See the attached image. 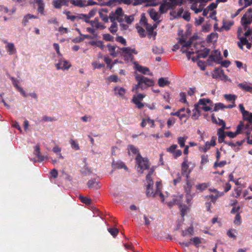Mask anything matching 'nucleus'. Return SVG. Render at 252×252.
Returning <instances> with one entry per match:
<instances>
[{
  "label": "nucleus",
  "mask_w": 252,
  "mask_h": 252,
  "mask_svg": "<svg viewBox=\"0 0 252 252\" xmlns=\"http://www.w3.org/2000/svg\"><path fill=\"white\" fill-rule=\"evenodd\" d=\"M196 105L201 112L202 110L207 112L211 110L213 107L212 101L208 98L200 99Z\"/></svg>",
  "instance_id": "9"
},
{
  "label": "nucleus",
  "mask_w": 252,
  "mask_h": 252,
  "mask_svg": "<svg viewBox=\"0 0 252 252\" xmlns=\"http://www.w3.org/2000/svg\"><path fill=\"white\" fill-rule=\"evenodd\" d=\"M50 174L51 177L53 178H56L58 176V172L56 169H53L51 170Z\"/></svg>",
  "instance_id": "64"
},
{
  "label": "nucleus",
  "mask_w": 252,
  "mask_h": 252,
  "mask_svg": "<svg viewBox=\"0 0 252 252\" xmlns=\"http://www.w3.org/2000/svg\"><path fill=\"white\" fill-rule=\"evenodd\" d=\"M134 20V16L130 15L126 16L125 15L124 16V21L126 22V24L125 25H127L128 26L129 25L131 24Z\"/></svg>",
  "instance_id": "43"
},
{
  "label": "nucleus",
  "mask_w": 252,
  "mask_h": 252,
  "mask_svg": "<svg viewBox=\"0 0 252 252\" xmlns=\"http://www.w3.org/2000/svg\"><path fill=\"white\" fill-rule=\"evenodd\" d=\"M216 138L214 136L212 137L210 141H207L205 145L201 148V150L204 153L207 152L212 147L216 145Z\"/></svg>",
  "instance_id": "19"
},
{
  "label": "nucleus",
  "mask_w": 252,
  "mask_h": 252,
  "mask_svg": "<svg viewBox=\"0 0 252 252\" xmlns=\"http://www.w3.org/2000/svg\"><path fill=\"white\" fill-rule=\"evenodd\" d=\"M213 192H214L213 194H212V195H210L209 196H207L206 198H208V199H210L211 202L214 203L217 200V199L218 198V197L220 196H221L222 194L219 193L215 189H214L213 190Z\"/></svg>",
  "instance_id": "34"
},
{
  "label": "nucleus",
  "mask_w": 252,
  "mask_h": 252,
  "mask_svg": "<svg viewBox=\"0 0 252 252\" xmlns=\"http://www.w3.org/2000/svg\"><path fill=\"white\" fill-rule=\"evenodd\" d=\"M183 198V195H181L178 196H176L175 198H173L172 201L169 202L167 203V205L171 207L173 205L175 204H177L179 206L181 211V214L182 216L183 217L189 211V208L185 205H182L181 204V200Z\"/></svg>",
  "instance_id": "7"
},
{
  "label": "nucleus",
  "mask_w": 252,
  "mask_h": 252,
  "mask_svg": "<svg viewBox=\"0 0 252 252\" xmlns=\"http://www.w3.org/2000/svg\"><path fill=\"white\" fill-rule=\"evenodd\" d=\"M58 62L55 64L57 69H62L63 70H68L71 67V64L64 59L59 57Z\"/></svg>",
  "instance_id": "13"
},
{
  "label": "nucleus",
  "mask_w": 252,
  "mask_h": 252,
  "mask_svg": "<svg viewBox=\"0 0 252 252\" xmlns=\"http://www.w3.org/2000/svg\"><path fill=\"white\" fill-rule=\"evenodd\" d=\"M218 35L217 33H212L208 36L207 39L210 42H213L216 41Z\"/></svg>",
  "instance_id": "51"
},
{
  "label": "nucleus",
  "mask_w": 252,
  "mask_h": 252,
  "mask_svg": "<svg viewBox=\"0 0 252 252\" xmlns=\"http://www.w3.org/2000/svg\"><path fill=\"white\" fill-rule=\"evenodd\" d=\"M103 38L104 40L109 41H113L114 39V37L109 33L103 34Z\"/></svg>",
  "instance_id": "61"
},
{
  "label": "nucleus",
  "mask_w": 252,
  "mask_h": 252,
  "mask_svg": "<svg viewBox=\"0 0 252 252\" xmlns=\"http://www.w3.org/2000/svg\"><path fill=\"white\" fill-rule=\"evenodd\" d=\"M109 31L112 34H115L118 31V24L115 22H112Z\"/></svg>",
  "instance_id": "46"
},
{
  "label": "nucleus",
  "mask_w": 252,
  "mask_h": 252,
  "mask_svg": "<svg viewBox=\"0 0 252 252\" xmlns=\"http://www.w3.org/2000/svg\"><path fill=\"white\" fill-rule=\"evenodd\" d=\"M193 233V228L192 226L189 227L187 229L182 231V235L184 236L191 235Z\"/></svg>",
  "instance_id": "48"
},
{
  "label": "nucleus",
  "mask_w": 252,
  "mask_h": 252,
  "mask_svg": "<svg viewBox=\"0 0 252 252\" xmlns=\"http://www.w3.org/2000/svg\"><path fill=\"white\" fill-rule=\"evenodd\" d=\"M176 122V119L174 118H169L167 121V125L168 128L172 126Z\"/></svg>",
  "instance_id": "57"
},
{
  "label": "nucleus",
  "mask_w": 252,
  "mask_h": 252,
  "mask_svg": "<svg viewBox=\"0 0 252 252\" xmlns=\"http://www.w3.org/2000/svg\"><path fill=\"white\" fill-rule=\"evenodd\" d=\"M64 13L66 15L67 19L71 21H74L77 18V16L73 15L70 11H66Z\"/></svg>",
  "instance_id": "49"
},
{
  "label": "nucleus",
  "mask_w": 252,
  "mask_h": 252,
  "mask_svg": "<svg viewBox=\"0 0 252 252\" xmlns=\"http://www.w3.org/2000/svg\"><path fill=\"white\" fill-rule=\"evenodd\" d=\"M226 164V161L225 160L221 161L220 162H219V161H216L214 163V166L215 168L218 167H222Z\"/></svg>",
  "instance_id": "56"
},
{
  "label": "nucleus",
  "mask_w": 252,
  "mask_h": 252,
  "mask_svg": "<svg viewBox=\"0 0 252 252\" xmlns=\"http://www.w3.org/2000/svg\"><path fill=\"white\" fill-rule=\"evenodd\" d=\"M134 68L144 74H149L150 70L148 67L139 65L137 62H134Z\"/></svg>",
  "instance_id": "22"
},
{
  "label": "nucleus",
  "mask_w": 252,
  "mask_h": 252,
  "mask_svg": "<svg viewBox=\"0 0 252 252\" xmlns=\"http://www.w3.org/2000/svg\"><path fill=\"white\" fill-rule=\"evenodd\" d=\"M35 2L37 4V12L41 15H44V7L45 4L42 0H35Z\"/></svg>",
  "instance_id": "25"
},
{
  "label": "nucleus",
  "mask_w": 252,
  "mask_h": 252,
  "mask_svg": "<svg viewBox=\"0 0 252 252\" xmlns=\"http://www.w3.org/2000/svg\"><path fill=\"white\" fill-rule=\"evenodd\" d=\"M149 14L150 17L156 23L159 24L160 20H159L160 15L153 8L149 10Z\"/></svg>",
  "instance_id": "21"
},
{
  "label": "nucleus",
  "mask_w": 252,
  "mask_h": 252,
  "mask_svg": "<svg viewBox=\"0 0 252 252\" xmlns=\"http://www.w3.org/2000/svg\"><path fill=\"white\" fill-rule=\"evenodd\" d=\"M132 102L134 103L139 109H141L144 107L143 103L140 101V100L137 99L136 97L132 98Z\"/></svg>",
  "instance_id": "45"
},
{
  "label": "nucleus",
  "mask_w": 252,
  "mask_h": 252,
  "mask_svg": "<svg viewBox=\"0 0 252 252\" xmlns=\"http://www.w3.org/2000/svg\"><path fill=\"white\" fill-rule=\"evenodd\" d=\"M116 40L117 42H120L124 45H125L126 43V39L123 37H122L121 36H117L116 38Z\"/></svg>",
  "instance_id": "60"
},
{
  "label": "nucleus",
  "mask_w": 252,
  "mask_h": 252,
  "mask_svg": "<svg viewBox=\"0 0 252 252\" xmlns=\"http://www.w3.org/2000/svg\"><path fill=\"white\" fill-rule=\"evenodd\" d=\"M180 43L182 45L181 49L182 52L183 53H186L187 57L189 60L190 59L191 55L194 53L193 52H191L189 50V47L191 45V42L190 41L185 42L183 40H180Z\"/></svg>",
  "instance_id": "14"
},
{
  "label": "nucleus",
  "mask_w": 252,
  "mask_h": 252,
  "mask_svg": "<svg viewBox=\"0 0 252 252\" xmlns=\"http://www.w3.org/2000/svg\"><path fill=\"white\" fill-rule=\"evenodd\" d=\"M190 8L197 14L201 12L205 6V2L201 0H190Z\"/></svg>",
  "instance_id": "11"
},
{
  "label": "nucleus",
  "mask_w": 252,
  "mask_h": 252,
  "mask_svg": "<svg viewBox=\"0 0 252 252\" xmlns=\"http://www.w3.org/2000/svg\"><path fill=\"white\" fill-rule=\"evenodd\" d=\"M224 97L227 101H230L232 103H234L237 96L234 94H225L224 95Z\"/></svg>",
  "instance_id": "38"
},
{
  "label": "nucleus",
  "mask_w": 252,
  "mask_h": 252,
  "mask_svg": "<svg viewBox=\"0 0 252 252\" xmlns=\"http://www.w3.org/2000/svg\"><path fill=\"white\" fill-rule=\"evenodd\" d=\"M140 24L146 29L150 34L153 33L154 30L157 28L158 25V23L154 24L153 26L148 24L147 22V19L144 16H142Z\"/></svg>",
  "instance_id": "15"
},
{
  "label": "nucleus",
  "mask_w": 252,
  "mask_h": 252,
  "mask_svg": "<svg viewBox=\"0 0 252 252\" xmlns=\"http://www.w3.org/2000/svg\"><path fill=\"white\" fill-rule=\"evenodd\" d=\"M137 164V170L139 173H143L144 171L149 167V162L147 158H142L140 154H138L136 158Z\"/></svg>",
  "instance_id": "6"
},
{
  "label": "nucleus",
  "mask_w": 252,
  "mask_h": 252,
  "mask_svg": "<svg viewBox=\"0 0 252 252\" xmlns=\"http://www.w3.org/2000/svg\"><path fill=\"white\" fill-rule=\"evenodd\" d=\"M34 154L38 158L39 161H42L45 159H48V157L47 156H44L41 155L40 148L38 145H36L34 147Z\"/></svg>",
  "instance_id": "24"
},
{
  "label": "nucleus",
  "mask_w": 252,
  "mask_h": 252,
  "mask_svg": "<svg viewBox=\"0 0 252 252\" xmlns=\"http://www.w3.org/2000/svg\"><path fill=\"white\" fill-rule=\"evenodd\" d=\"M108 230L113 237H115L118 233V230L116 228H109Z\"/></svg>",
  "instance_id": "58"
},
{
  "label": "nucleus",
  "mask_w": 252,
  "mask_h": 252,
  "mask_svg": "<svg viewBox=\"0 0 252 252\" xmlns=\"http://www.w3.org/2000/svg\"><path fill=\"white\" fill-rule=\"evenodd\" d=\"M182 0H164L159 7L161 13H165L168 9H173L176 5L181 4Z\"/></svg>",
  "instance_id": "5"
},
{
  "label": "nucleus",
  "mask_w": 252,
  "mask_h": 252,
  "mask_svg": "<svg viewBox=\"0 0 252 252\" xmlns=\"http://www.w3.org/2000/svg\"><path fill=\"white\" fill-rule=\"evenodd\" d=\"M154 170L151 169L146 176V194L148 196H159L161 201L164 200V196L161 192V185L160 182H156V189H153V181L152 176Z\"/></svg>",
  "instance_id": "1"
},
{
  "label": "nucleus",
  "mask_w": 252,
  "mask_h": 252,
  "mask_svg": "<svg viewBox=\"0 0 252 252\" xmlns=\"http://www.w3.org/2000/svg\"><path fill=\"white\" fill-rule=\"evenodd\" d=\"M237 86L239 89L245 92L252 93V84L249 82H243L238 84Z\"/></svg>",
  "instance_id": "20"
},
{
  "label": "nucleus",
  "mask_w": 252,
  "mask_h": 252,
  "mask_svg": "<svg viewBox=\"0 0 252 252\" xmlns=\"http://www.w3.org/2000/svg\"><path fill=\"white\" fill-rule=\"evenodd\" d=\"M224 128L221 127L219 128L218 130V141L219 143H222L224 141L225 136L226 135V132L224 131Z\"/></svg>",
  "instance_id": "28"
},
{
  "label": "nucleus",
  "mask_w": 252,
  "mask_h": 252,
  "mask_svg": "<svg viewBox=\"0 0 252 252\" xmlns=\"http://www.w3.org/2000/svg\"><path fill=\"white\" fill-rule=\"evenodd\" d=\"M70 2L73 5L78 7L82 8L86 7V0H70Z\"/></svg>",
  "instance_id": "27"
},
{
  "label": "nucleus",
  "mask_w": 252,
  "mask_h": 252,
  "mask_svg": "<svg viewBox=\"0 0 252 252\" xmlns=\"http://www.w3.org/2000/svg\"><path fill=\"white\" fill-rule=\"evenodd\" d=\"M222 73V71L220 70L219 69H216L213 73V77L214 78H217L220 77V74Z\"/></svg>",
  "instance_id": "54"
},
{
  "label": "nucleus",
  "mask_w": 252,
  "mask_h": 252,
  "mask_svg": "<svg viewBox=\"0 0 252 252\" xmlns=\"http://www.w3.org/2000/svg\"><path fill=\"white\" fill-rule=\"evenodd\" d=\"M235 233V230L230 229L227 232V234L229 237L235 239L236 237Z\"/></svg>",
  "instance_id": "63"
},
{
  "label": "nucleus",
  "mask_w": 252,
  "mask_h": 252,
  "mask_svg": "<svg viewBox=\"0 0 252 252\" xmlns=\"http://www.w3.org/2000/svg\"><path fill=\"white\" fill-rule=\"evenodd\" d=\"M242 221H241V217L239 213L236 214L234 220V223L239 226L241 224Z\"/></svg>",
  "instance_id": "50"
},
{
  "label": "nucleus",
  "mask_w": 252,
  "mask_h": 252,
  "mask_svg": "<svg viewBox=\"0 0 252 252\" xmlns=\"http://www.w3.org/2000/svg\"><path fill=\"white\" fill-rule=\"evenodd\" d=\"M114 95L118 97L125 98L126 90L120 86H116L113 89Z\"/></svg>",
  "instance_id": "18"
},
{
  "label": "nucleus",
  "mask_w": 252,
  "mask_h": 252,
  "mask_svg": "<svg viewBox=\"0 0 252 252\" xmlns=\"http://www.w3.org/2000/svg\"><path fill=\"white\" fill-rule=\"evenodd\" d=\"M178 145L176 144H172L169 147L166 149V151L172 154L173 157L175 158H177L182 155V152L180 150H177Z\"/></svg>",
  "instance_id": "17"
},
{
  "label": "nucleus",
  "mask_w": 252,
  "mask_h": 252,
  "mask_svg": "<svg viewBox=\"0 0 252 252\" xmlns=\"http://www.w3.org/2000/svg\"><path fill=\"white\" fill-rule=\"evenodd\" d=\"M5 48L9 54L10 55H13L16 52L15 46L12 43H7V45L5 46Z\"/></svg>",
  "instance_id": "32"
},
{
  "label": "nucleus",
  "mask_w": 252,
  "mask_h": 252,
  "mask_svg": "<svg viewBox=\"0 0 252 252\" xmlns=\"http://www.w3.org/2000/svg\"><path fill=\"white\" fill-rule=\"evenodd\" d=\"M240 110L244 120L247 121L246 124H243L244 127H245L247 132H249L252 130V113H250L248 111L245 110L243 104H240L239 105ZM243 125V124H241Z\"/></svg>",
  "instance_id": "4"
},
{
  "label": "nucleus",
  "mask_w": 252,
  "mask_h": 252,
  "mask_svg": "<svg viewBox=\"0 0 252 252\" xmlns=\"http://www.w3.org/2000/svg\"><path fill=\"white\" fill-rule=\"evenodd\" d=\"M90 44L93 46H96L101 49H103L104 46L101 41H92L89 42Z\"/></svg>",
  "instance_id": "44"
},
{
  "label": "nucleus",
  "mask_w": 252,
  "mask_h": 252,
  "mask_svg": "<svg viewBox=\"0 0 252 252\" xmlns=\"http://www.w3.org/2000/svg\"><path fill=\"white\" fill-rule=\"evenodd\" d=\"M92 64L94 69L100 68L104 66L103 64L99 63L96 61L93 62Z\"/></svg>",
  "instance_id": "62"
},
{
  "label": "nucleus",
  "mask_w": 252,
  "mask_h": 252,
  "mask_svg": "<svg viewBox=\"0 0 252 252\" xmlns=\"http://www.w3.org/2000/svg\"><path fill=\"white\" fill-rule=\"evenodd\" d=\"M125 14L122 8L119 7L115 11L112 12L109 14V19L111 22L117 21L120 23L122 30H126L128 29V26L125 25L124 22Z\"/></svg>",
  "instance_id": "3"
},
{
  "label": "nucleus",
  "mask_w": 252,
  "mask_h": 252,
  "mask_svg": "<svg viewBox=\"0 0 252 252\" xmlns=\"http://www.w3.org/2000/svg\"><path fill=\"white\" fill-rule=\"evenodd\" d=\"M209 58L213 61H219L220 60V52L218 50H215L210 56Z\"/></svg>",
  "instance_id": "33"
},
{
  "label": "nucleus",
  "mask_w": 252,
  "mask_h": 252,
  "mask_svg": "<svg viewBox=\"0 0 252 252\" xmlns=\"http://www.w3.org/2000/svg\"><path fill=\"white\" fill-rule=\"evenodd\" d=\"M68 0H54L53 4L56 8H61L62 6L66 5Z\"/></svg>",
  "instance_id": "30"
},
{
  "label": "nucleus",
  "mask_w": 252,
  "mask_h": 252,
  "mask_svg": "<svg viewBox=\"0 0 252 252\" xmlns=\"http://www.w3.org/2000/svg\"><path fill=\"white\" fill-rule=\"evenodd\" d=\"M88 186L89 188H94L96 189L99 188L98 183L94 180H90L88 182Z\"/></svg>",
  "instance_id": "42"
},
{
  "label": "nucleus",
  "mask_w": 252,
  "mask_h": 252,
  "mask_svg": "<svg viewBox=\"0 0 252 252\" xmlns=\"http://www.w3.org/2000/svg\"><path fill=\"white\" fill-rule=\"evenodd\" d=\"M127 150H128V153L129 154L132 153L134 155L137 154V155L138 154H139L138 153V149L135 147H134V146H133L132 145H129L128 146Z\"/></svg>",
  "instance_id": "47"
},
{
  "label": "nucleus",
  "mask_w": 252,
  "mask_h": 252,
  "mask_svg": "<svg viewBox=\"0 0 252 252\" xmlns=\"http://www.w3.org/2000/svg\"><path fill=\"white\" fill-rule=\"evenodd\" d=\"M244 128V125L240 124L239 125L238 127L237 130L235 132H226V135L230 137V138H234L238 134L240 133L241 132V131Z\"/></svg>",
  "instance_id": "29"
},
{
  "label": "nucleus",
  "mask_w": 252,
  "mask_h": 252,
  "mask_svg": "<svg viewBox=\"0 0 252 252\" xmlns=\"http://www.w3.org/2000/svg\"><path fill=\"white\" fill-rule=\"evenodd\" d=\"M107 47L110 54L113 57H117L118 53L120 52V50L118 48V50L116 51V47L114 45H108Z\"/></svg>",
  "instance_id": "31"
},
{
  "label": "nucleus",
  "mask_w": 252,
  "mask_h": 252,
  "mask_svg": "<svg viewBox=\"0 0 252 252\" xmlns=\"http://www.w3.org/2000/svg\"><path fill=\"white\" fill-rule=\"evenodd\" d=\"M91 25L94 28L98 29H103L104 28V26L97 20L92 21Z\"/></svg>",
  "instance_id": "41"
},
{
  "label": "nucleus",
  "mask_w": 252,
  "mask_h": 252,
  "mask_svg": "<svg viewBox=\"0 0 252 252\" xmlns=\"http://www.w3.org/2000/svg\"><path fill=\"white\" fill-rule=\"evenodd\" d=\"M196 189L199 191H202L206 189L207 187V185L205 183L197 185L195 186Z\"/></svg>",
  "instance_id": "55"
},
{
  "label": "nucleus",
  "mask_w": 252,
  "mask_h": 252,
  "mask_svg": "<svg viewBox=\"0 0 252 252\" xmlns=\"http://www.w3.org/2000/svg\"><path fill=\"white\" fill-rule=\"evenodd\" d=\"M170 83L167 78H160L158 81V84L159 87H163L165 86L169 85Z\"/></svg>",
  "instance_id": "37"
},
{
  "label": "nucleus",
  "mask_w": 252,
  "mask_h": 252,
  "mask_svg": "<svg viewBox=\"0 0 252 252\" xmlns=\"http://www.w3.org/2000/svg\"><path fill=\"white\" fill-rule=\"evenodd\" d=\"M79 198L81 201L83 203L86 204H90L91 203V200L88 197L80 196Z\"/></svg>",
  "instance_id": "53"
},
{
  "label": "nucleus",
  "mask_w": 252,
  "mask_h": 252,
  "mask_svg": "<svg viewBox=\"0 0 252 252\" xmlns=\"http://www.w3.org/2000/svg\"><path fill=\"white\" fill-rule=\"evenodd\" d=\"M188 139V137L185 136H180L177 138V142L181 148H183L185 145V142Z\"/></svg>",
  "instance_id": "40"
},
{
  "label": "nucleus",
  "mask_w": 252,
  "mask_h": 252,
  "mask_svg": "<svg viewBox=\"0 0 252 252\" xmlns=\"http://www.w3.org/2000/svg\"><path fill=\"white\" fill-rule=\"evenodd\" d=\"M69 143L71 145L72 148L75 149V150H78L79 149V145L76 141L71 139L69 140Z\"/></svg>",
  "instance_id": "52"
},
{
  "label": "nucleus",
  "mask_w": 252,
  "mask_h": 252,
  "mask_svg": "<svg viewBox=\"0 0 252 252\" xmlns=\"http://www.w3.org/2000/svg\"><path fill=\"white\" fill-rule=\"evenodd\" d=\"M193 185L194 183L193 182L187 180L186 184L184 186L185 192L186 193L187 199L188 203L192 199V197L196 193L192 189Z\"/></svg>",
  "instance_id": "10"
},
{
  "label": "nucleus",
  "mask_w": 252,
  "mask_h": 252,
  "mask_svg": "<svg viewBox=\"0 0 252 252\" xmlns=\"http://www.w3.org/2000/svg\"><path fill=\"white\" fill-rule=\"evenodd\" d=\"M135 79L138 83L133 87L132 91L136 93L139 92V88L144 90L154 85V82L152 80L138 74H135Z\"/></svg>",
  "instance_id": "2"
},
{
  "label": "nucleus",
  "mask_w": 252,
  "mask_h": 252,
  "mask_svg": "<svg viewBox=\"0 0 252 252\" xmlns=\"http://www.w3.org/2000/svg\"><path fill=\"white\" fill-rule=\"evenodd\" d=\"M11 80L12 81V84L14 86V87L18 90L19 92H20V93L25 97L27 96L26 94L25 93V91L23 90L22 88L20 87L17 82V81L14 78H12Z\"/></svg>",
  "instance_id": "36"
},
{
  "label": "nucleus",
  "mask_w": 252,
  "mask_h": 252,
  "mask_svg": "<svg viewBox=\"0 0 252 252\" xmlns=\"http://www.w3.org/2000/svg\"><path fill=\"white\" fill-rule=\"evenodd\" d=\"M189 162L188 161V157H186L184 158V161L182 163L181 171L182 175L186 176L187 179L188 178L189 174L191 171V170L189 169Z\"/></svg>",
  "instance_id": "16"
},
{
  "label": "nucleus",
  "mask_w": 252,
  "mask_h": 252,
  "mask_svg": "<svg viewBox=\"0 0 252 252\" xmlns=\"http://www.w3.org/2000/svg\"><path fill=\"white\" fill-rule=\"evenodd\" d=\"M120 52H122V55L125 58V59L127 61L132 60V54H136L137 52L134 49H131L128 47L118 48Z\"/></svg>",
  "instance_id": "12"
},
{
  "label": "nucleus",
  "mask_w": 252,
  "mask_h": 252,
  "mask_svg": "<svg viewBox=\"0 0 252 252\" xmlns=\"http://www.w3.org/2000/svg\"><path fill=\"white\" fill-rule=\"evenodd\" d=\"M108 12V10L107 8H101L99 10L98 13L99 17L104 22L108 21V17L107 13Z\"/></svg>",
  "instance_id": "26"
},
{
  "label": "nucleus",
  "mask_w": 252,
  "mask_h": 252,
  "mask_svg": "<svg viewBox=\"0 0 252 252\" xmlns=\"http://www.w3.org/2000/svg\"><path fill=\"white\" fill-rule=\"evenodd\" d=\"M190 113L191 111L189 109L183 108L179 109L177 112H171L170 115L178 117L181 121V124H182L183 123H185L186 122L187 120L189 118Z\"/></svg>",
  "instance_id": "8"
},
{
  "label": "nucleus",
  "mask_w": 252,
  "mask_h": 252,
  "mask_svg": "<svg viewBox=\"0 0 252 252\" xmlns=\"http://www.w3.org/2000/svg\"><path fill=\"white\" fill-rule=\"evenodd\" d=\"M38 17L36 16H34L32 14H28L25 15L22 21V23L24 25L26 26L27 24L29 22V20L32 19H37Z\"/></svg>",
  "instance_id": "35"
},
{
  "label": "nucleus",
  "mask_w": 252,
  "mask_h": 252,
  "mask_svg": "<svg viewBox=\"0 0 252 252\" xmlns=\"http://www.w3.org/2000/svg\"><path fill=\"white\" fill-rule=\"evenodd\" d=\"M225 106L221 103H218L215 104L214 107V111H218L219 109H222L225 108Z\"/></svg>",
  "instance_id": "59"
},
{
  "label": "nucleus",
  "mask_w": 252,
  "mask_h": 252,
  "mask_svg": "<svg viewBox=\"0 0 252 252\" xmlns=\"http://www.w3.org/2000/svg\"><path fill=\"white\" fill-rule=\"evenodd\" d=\"M209 53L210 50L209 49L204 48L203 50L198 52L197 56L199 58H205L209 55Z\"/></svg>",
  "instance_id": "39"
},
{
  "label": "nucleus",
  "mask_w": 252,
  "mask_h": 252,
  "mask_svg": "<svg viewBox=\"0 0 252 252\" xmlns=\"http://www.w3.org/2000/svg\"><path fill=\"white\" fill-rule=\"evenodd\" d=\"M201 113V112L199 109L196 104H195L194 105V108L192 110V113H190L189 116H191V118L192 120H196L200 116Z\"/></svg>",
  "instance_id": "23"
}]
</instances>
